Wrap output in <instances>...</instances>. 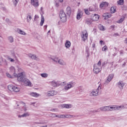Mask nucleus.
Returning a JSON list of instances; mask_svg holds the SVG:
<instances>
[{"instance_id": "1", "label": "nucleus", "mask_w": 127, "mask_h": 127, "mask_svg": "<svg viewBox=\"0 0 127 127\" xmlns=\"http://www.w3.org/2000/svg\"><path fill=\"white\" fill-rule=\"evenodd\" d=\"M24 72H22L17 74L16 77L17 78L18 81H19V82L24 83L26 86H31V82L29 79L25 77V75H24Z\"/></svg>"}, {"instance_id": "2", "label": "nucleus", "mask_w": 127, "mask_h": 127, "mask_svg": "<svg viewBox=\"0 0 127 127\" xmlns=\"http://www.w3.org/2000/svg\"><path fill=\"white\" fill-rule=\"evenodd\" d=\"M74 86H75V82L73 81H70L67 83L66 85L64 86V90L65 92H67L68 90H70V89L74 88Z\"/></svg>"}, {"instance_id": "3", "label": "nucleus", "mask_w": 127, "mask_h": 127, "mask_svg": "<svg viewBox=\"0 0 127 127\" xmlns=\"http://www.w3.org/2000/svg\"><path fill=\"white\" fill-rule=\"evenodd\" d=\"M102 87L100 86H99L96 89H94L92 90V91L90 93V95L91 97H97V96L99 95V92L101 91Z\"/></svg>"}, {"instance_id": "4", "label": "nucleus", "mask_w": 127, "mask_h": 127, "mask_svg": "<svg viewBox=\"0 0 127 127\" xmlns=\"http://www.w3.org/2000/svg\"><path fill=\"white\" fill-rule=\"evenodd\" d=\"M60 17L61 21L62 22H66L67 20V16H66V13L63 10H61L60 12Z\"/></svg>"}, {"instance_id": "5", "label": "nucleus", "mask_w": 127, "mask_h": 127, "mask_svg": "<svg viewBox=\"0 0 127 127\" xmlns=\"http://www.w3.org/2000/svg\"><path fill=\"white\" fill-rule=\"evenodd\" d=\"M8 89L9 91L15 92L17 93V92H19L20 89H19V87L15 86H13L12 85H10L8 86Z\"/></svg>"}, {"instance_id": "6", "label": "nucleus", "mask_w": 127, "mask_h": 127, "mask_svg": "<svg viewBox=\"0 0 127 127\" xmlns=\"http://www.w3.org/2000/svg\"><path fill=\"white\" fill-rule=\"evenodd\" d=\"M88 39V32L87 30H84L81 32V40L85 42Z\"/></svg>"}, {"instance_id": "7", "label": "nucleus", "mask_w": 127, "mask_h": 127, "mask_svg": "<svg viewBox=\"0 0 127 127\" xmlns=\"http://www.w3.org/2000/svg\"><path fill=\"white\" fill-rule=\"evenodd\" d=\"M58 93L57 91L55 90H50L48 91L46 93L47 97H53V96H56Z\"/></svg>"}, {"instance_id": "8", "label": "nucleus", "mask_w": 127, "mask_h": 127, "mask_svg": "<svg viewBox=\"0 0 127 127\" xmlns=\"http://www.w3.org/2000/svg\"><path fill=\"white\" fill-rule=\"evenodd\" d=\"M91 18L92 19V21H98L100 19V16L98 14H92Z\"/></svg>"}, {"instance_id": "9", "label": "nucleus", "mask_w": 127, "mask_h": 127, "mask_svg": "<svg viewBox=\"0 0 127 127\" xmlns=\"http://www.w3.org/2000/svg\"><path fill=\"white\" fill-rule=\"evenodd\" d=\"M93 72L95 74H99L101 72V69L99 66L97 65V64H94Z\"/></svg>"}, {"instance_id": "10", "label": "nucleus", "mask_w": 127, "mask_h": 127, "mask_svg": "<svg viewBox=\"0 0 127 127\" xmlns=\"http://www.w3.org/2000/svg\"><path fill=\"white\" fill-rule=\"evenodd\" d=\"M28 56L30 58H31V59H33L34 60H36V61H39V58H38V57H36V56L34 54H29L28 55Z\"/></svg>"}, {"instance_id": "11", "label": "nucleus", "mask_w": 127, "mask_h": 127, "mask_svg": "<svg viewBox=\"0 0 127 127\" xmlns=\"http://www.w3.org/2000/svg\"><path fill=\"white\" fill-rule=\"evenodd\" d=\"M31 3L32 5H33L34 7H37L39 5L38 0H31Z\"/></svg>"}, {"instance_id": "12", "label": "nucleus", "mask_w": 127, "mask_h": 127, "mask_svg": "<svg viewBox=\"0 0 127 127\" xmlns=\"http://www.w3.org/2000/svg\"><path fill=\"white\" fill-rule=\"evenodd\" d=\"M80 115H64V119L67 118V119H72L73 118H80Z\"/></svg>"}, {"instance_id": "13", "label": "nucleus", "mask_w": 127, "mask_h": 127, "mask_svg": "<svg viewBox=\"0 0 127 127\" xmlns=\"http://www.w3.org/2000/svg\"><path fill=\"white\" fill-rule=\"evenodd\" d=\"M114 74H110L109 75V76L107 77V79L105 81V83H107L108 84V83H110L111 80H113V78H114Z\"/></svg>"}, {"instance_id": "14", "label": "nucleus", "mask_w": 127, "mask_h": 127, "mask_svg": "<svg viewBox=\"0 0 127 127\" xmlns=\"http://www.w3.org/2000/svg\"><path fill=\"white\" fill-rule=\"evenodd\" d=\"M9 69L10 70V72L13 74L14 77H16V76H17V74L15 73V68H14V67L11 66Z\"/></svg>"}, {"instance_id": "15", "label": "nucleus", "mask_w": 127, "mask_h": 127, "mask_svg": "<svg viewBox=\"0 0 127 127\" xmlns=\"http://www.w3.org/2000/svg\"><path fill=\"white\" fill-rule=\"evenodd\" d=\"M93 20L92 19V18H87L85 20V23L86 24H87V25H91V24L92 23Z\"/></svg>"}, {"instance_id": "16", "label": "nucleus", "mask_w": 127, "mask_h": 127, "mask_svg": "<svg viewBox=\"0 0 127 127\" xmlns=\"http://www.w3.org/2000/svg\"><path fill=\"white\" fill-rule=\"evenodd\" d=\"M118 87L120 89H122L123 90L124 89V87L125 86V83L123 82V81H120L118 83Z\"/></svg>"}, {"instance_id": "17", "label": "nucleus", "mask_w": 127, "mask_h": 127, "mask_svg": "<svg viewBox=\"0 0 127 127\" xmlns=\"http://www.w3.org/2000/svg\"><path fill=\"white\" fill-rule=\"evenodd\" d=\"M103 16L105 17V19H108V18L112 17V14L110 13H105L103 14Z\"/></svg>"}, {"instance_id": "18", "label": "nucleus", "mask_w": 127, "mask_h": 127, "mask_svg": "<svg viewBox=\"0 0 127 127\" xmlns=\"http://www.w3.org/2000/svg\"><path fill=\"white\" fill-rule=\"evenodd\" d=\"M89 11H97L98 10V7L96 6L89 7Z\"/></svg>"}, {"instance_id": "19", "label": "nucleus", "mask_w": 127, "mask_h": 127, "mask_svg": "<svg viewBox=\"0 0 127 127\" xmlns=\"http://www.w3.org/2000/svg\"><path fill=\"white\" fill-rule=\"evenodd\" d=\"M109 110L108 111H117L116 105L108 106Z\"/></svg>"}, {"instance_id": "20", "label": "nucleus", "mask_w": 127, "mask_h": 127, "mask_svg": "<svg viewBox=\"0 0 127 127\" xmlns=\"http://www.w3.org/2000/svg\"><path fill=\"white\" fill-rule=\"evenodd\" d=\"M65 12L66 14H67V15L70 16V15H71V12H72V10H71V7H70L69 6H68L66 9Z\"/></svg>"}, {"instance_id": "21", "label": "nucleus", "mask_w": 127, "mask_h": 127, "mask_svg": "<svg viewBox=\"0 0 127 127\" xmlns=\"http://www.w3.org/2000/svg\"><path fill=\"white\" fill-rule=\"evenodd\" d=\"M82 15H83V12L82 11H78L77 12V16H76L77 19H78V20H80Z\"/></svg>"}, {"instance_id": "22", "label": "nucleus", "mask_w": 127, "mask_h": 127, "mask_svg": "<svg viewBox=\"0 0 127 127\" xmlns=\"http://www.w3.org/2000/svg\"><path fill=\"white\" fill-rule=\"evenodd\" d=\"M30 96L32 97H34L35 98H37L38 97L40 96V94L36 92H31L30 93Z\"/></svg>"}, {"instance_id": "23", "label": "nucleus", "mask_w": 127, "mask_h": 127, "mask_svg": "<svg viewBox=\"0 0 127 127\" xmlns=\"http://www.w3.org/2000/svg\"><path fill=\"white\" fill-rule=\"evenodd\" d=\"M100 110L103 112H106L107 111H109V106L101 107L100 108Z\"/></svg>"}, {"instance_id": "24", "label": "nucleus", "mask_w": 127, "mask_h": 127, "mask_svg": "<svg viewBox=\"0 0 127 127\" xmlns=\"http://www.w3.org/2000/svg\"><path fill=\"white\" fill-rule=\"evenodd\" d=\"M30 116V114H29V112L25 113L22 115H19L18 118H24L26 117H29Z\"/></svg>"}, {"instance_id": "25", "label": "nucleus", "mask_w": 127, "mask_h": 127, "mask_svg": "<svg viewBox=\"0 0 127 127\" xmlns=\"http://www.w3.org/2000/svg\"><path fill=\"white\" fill-rule=\"evenodd\" d=\"M51 84L53 86V87H58V86H59L58 82H56L55 80L52 81L51 82Z\"/></svg>"}, {"instance_id": "26", "label": "nucleus", "mask_w": 127, "mask_h": 127, "mask_svg": "<svg viewBox=\"0 0 127 127\" xmlns=\"http://www.w3.org/2000/svg\"><path fill=\"white\" fill-rule=\"evenodd\" d=\"M109 5V3L107 2H102L100 4V7H106Z\"/></svg>"}, {"instance_id": "27", "label": "nucleus", "mask_w": 127, "mask_h": 127, "mask_svg": "<svg viewBox=\"0 0 127 127\" xmlns=\"http://www.w3.org/2000/svg\"><path fill=\"white\" fill-rule=\"evenodd\" d=\"M17 32H18L19 34H21V35H26V33L21 30L20 29H18L17 30Z\"/></svg>"}, {"instance_id": "28", "label": "nucleus", "mask_w": 127, "mask_h": 127, "mask_svg": "<svg viewBox=\"0 0 127 127\" xmlns=\"http://www.w3.org/2000/svg\"><path fill=\"white\" fill-rule=\"evenodd\" d=\"M32 19V17H31V15H30V13H29L27 15V21L28 22H30V20Z\"/></svg>"}, {"instance_id": "29", "label": "nucleus", "mask_w": 127, "mask_h": 127, "mask_svg": "<svg viewBox=\"0 0 127 127\" xmlns=\"http://www.w3.org/2000/svg\"><path fill=\"white\" fill-rule=\"evenodd\" d=\"M65 46L66 48H69L70 46H71V42L69 41H66L65 44Z\"/></svg>"}, {"instance_id": "30", "label": "nucleus", "mask_w": 127, "mask_h": 127, "mask_svg": "<svg viewBox=\"0 0 127 127\" xmlns=\"http://www.w3.org/2000/svg\"><path fill=\"white\" fill-rule=\"evenodd\" d=\"M58 63L60 64V65H66V63L64 62L63 60H59Z\"/></svg>"}, {"instance_id": "31", "label": "nucleus", "mask_w": 127, "mask_h": 127, "mask_svg": "<svg viewBox=\"0 0 127 127\" xmlns=\"http://www.w3.org/2000/svg\"><path fill=\"white\" fill-rule=\"evenodd\" d=\"M44 21H45V19H44V16L43 15L41 16V20L40 24V25L41 26H42L43 25V23H44Z\"/></svg>"}, {"instance_id": "32", "label": "nucleus", "mask_w": 127, "mask_h": 127, "mask_svg": "<svg viewBox=\"0 0 127 127\" xmlns=\"http://www.w3.org/2000/svg\"><path fill=\"white\" fill-rule=\"evenodd\" d=\"M123 109H125V106L121 105V106H117L116 105V111L119 110H122Z\"/></svg>"}, {"instance_id": "33", "label": "nucleus", "mask_w": 127, "mask_h": 127, "mask_svg": "<svg viewBox=\"0 0 127 127\" xmlns=\"http://www.w3.org/2000/svg\"><path fill=\"white\" fill-rule=\"evenodd\" d=\"M8 40L10 43H12L14 41L13 37L11 36L8 37Z\"/></svg>"}, {"instance_id": "34", "label": "nucleus", "mask_w": 127, "mask_h": 127, "mask_svg": "<svg viewBox=\"0 0 127 127\" xmlns=\"http://www.w3.org/2000/svg\"><path fill=\"white\" fill-rule=\"evenodd\" d=\"M63 107L64 108H65L66 109H70L71 108V105L70 104H64L63 105Z\"/></svg>"}, {"instance_id": "35", "label": "nucleus", "mask_w": 127, "mask_h": 127, "mask_svg": "<svg viewBox=\"0 0 127 127\" xmlns=\"http://www.w3.org/2000/svg\"><path fill=\"white\" fill-rule=\"evenodd\" d=\"M41 76L43 78H47V77H48V74H47V73H41Z\"/></svg>"}, {"instance_id": "36", "label": "nucleus", "mask_w": 127, "mask_h": 127, "mask_svg": "<svg viewBox=\"0 0 127 127\" xmlns=\"http://www.w3.org/2000/svg\"><path fill=\"white\" fill-rule=\"evenodd\" d=\"M51 59H52L53 61H54V62H56V63H57V62H58V61H59L58 60V58L57 57H55V58L51 57Z\"/></svg>"}, {"instance_id": "37", "label": "nucleus", "mask_w": 127, "mask_h": 127, "mask_svg": "<svg viewBox=\"0 0 127 127\" xmlns=\"http://www.w3.org/2000/svg\"><path fill=\"white\" fill-rule=\"evenodd\" d=\"M99 28L100 30H102V31H105V30H106V29L105 28V27H104L102 25H99Z\"/></svg>"}, {"instance_id": "38", "label": "nucleus", "mask_w": 127, "mask_h": 127, "mask_svg": "<svg viewBox=\"0 0 127 127\" xmlns=\"http://www.w3.org/2000/svg\"><path fill=\"white\" fill-rule=\"evenodd\" d=\"M55 117L59 118V119H64V114L56 115Z\"/></svg>"}, {"instance_id": "39", "label": "nucleus", "mask_w": 127, "mask_h": 127, "mask_svg": "<svg viewBox=\"0 0 127 127\" xmlns=\"http://www.w3.org/2000/svg\"><path fill=\"white\" fill-rule=\"evenodd\" d=\"M124 0H119L117 1V3L119 4V5H123L124 4Z\"/></svg>"}, {"instance_id": "40", "label": "nucleus", "mask_w": 127, "mask_h": 127, "mask_svg": "<svg viewBox=\"0 0 127 127\" xmlns=\"http://www.w3.org/2000/svg\"><path fill=\"white\" fill-rule=\"evenodd\" d=\"M110 12L111 13H115V12H116V8L114 7H112L110 9Z\"/></svg>"}, {"instance_id": "41", "label": "nucleus", "mask_w": 127, "mask_h": 127, "mask_svg": "<svg viewBox=\"0 0 127 127\" xmlns=\"http://www.w3.org/2000/svg\"><path fill=\"white\" fill-rule=\"evenodd\" d=\"M12 1L15 6H16V5L17 4V3H18V1H19V0H12Z\"/></svg>"}, {"instance_id": "42", "label": "nucleus", "mask_w": 127, "mask_h": 127, "mask_svg": "<svg viewBox=\"0 0 127 127\" xmlns=\"http://www.w3.org/2000/svg\"><path fill=\"white\" fill-rule=\"evenodd\" d=\"M78 91L80 93H82V92H84V88L82 86H79L78 88Z\"/></svg>"}, {"instance_id": "43", "label": "nucleus", "mask_w": 127, "mask_h": 127, "mask_svg": "<svg viewBox=\"0 0 127 127\" xmlns=\"http://www.w3.org/2000/svg\"><path fill=\"white\" fill-rule=\"evenodd\" d=\"M23 107H22V110L24 111V112H26L27 111V109H26V106H25V104L24 103H23Z\"/></svg>"}, {"instance_id": "44", "label": "nucleus", "mask_w": 127, "mask_h": 127, "mask_svg": "<svg viewBox=\"0 0 127 127\" xmlns=\"http://www.w3.org/2000/svg\"><path fill=\"white\" fill-rule=\"evenodd\" d=\"M84 11L86 14H87V15H90V13L88 9H84Z\"/></svg>"}, {"instance_id": "45", "label": "nucleus", "mask_w": 127, "mask_h": 127, "mask_svg": "<svg viewBox=\"0 0 127 127\" xmlns=\"http://www.w3.org/2000/svg\"><path fill=\"white\" fill-rule=\"evenodd\" d=\"M102 51H107L108 50V47L107 46H104L102 49Z\"/></svg>"}, {"instance_id": "46", "label": "nucleus", "mask_w": 127, "mask_h": 127, "mask_svg": "<svg viewBox=\"0 0 127 127\" xmlns=\"http://www.w3.org/2000/svg\"><path fill=\"white\" fill-rule=\"evenodd\" d=\"M124 20H125V17H122L119 20H118V23H122Z\"/></svg>"}, {"instance_id": "47", "label": "nucleus", "mask_w": 127, "mask_h": 127, "mask_svg": "<svg viewBox=\"0 0 127 127\" xmlns=\"http://www.w3.org/2000/svg\"><path fill=\"white\" fill-rule=\"evenodd\" d=\"M85 52H86V53H87V57H89V56H90V54L89 53V49L88 48H86Z\"/></svg>"}, {"instance_id": "48", "label": "nucleus", "mask_w": 127, "mask_h": 127, "mask_svg": "<svg viewBox=\"0 0 127 127\" xmlns=\"http://www.w3.org/2000/svg\"><path fill=\"white\" fill-rule=\"evenodd\" d=\"M101 64H102V63L101 62V61H99L96 65L98 66V67H100Z\"/></svg>"}, {"instance_id": "49", "label": "nucleus", "mask_w": 127, "mask_h": 127, "mask_svg": "<svg viewBox=\"0 0 127 127\" xmlns=\"http://www.w3.org/2000/svg\"><path fill=\"white\" fill-rule=\"evenodd\" d=\"M8 60H10V62H14V60L11 58H8Z\"/></svg>"}, {"instance_id": "50", "label": "nucleus", "mask_w": 127, "mask_h": 127, "mask_svg": "<svg viewBox=\"0 0 127 127\" xmlns=\"http://www.w3.org/2000/svg\"><path fill=\"white\" fill-rule=\"evenodd\" d=\"M110 28L112 30H115V25H113L110 26Z\"/></svg>"}, {"instance_id": "51", "label": "nucleus", "mask_w": 127, "mask_h": 127, "mask_svg": "<svg viewBox=\"0 0 127 127\" xmlns=\"http://www.w3.org/2000/svg\"><path fill=\"white\" fill-rule=\"evenodd\" d=\"M6 75L7 77H8V78H11V75H10V74H9V73H6Z\"/></svg>"}, {"instance_id": "52", "label": "nucleus", "mask_w": 127, "mask_h": 127, "mask_svg": "<svg viewBox=\"0 0 127 127\" xmlns=\"http://www.w3.org/2000/svg\"><path fill=\"white\" fill-rule=\"evenodd\" d=\"M39 16L37 15H35L34 17V20H36V18H39Z\"/></svg>"}, {"instance_id": "53", "label": "nucleus", "mask_w": 127, "mask_h": 127, "mask_svg": "<svg viewBox=\"0 0 127 127\" xmlns=\"http://www.w3.org/2000/svg\"><path fill=\"white\" fill-rule=\"evenodd\" d=\"M119 35L118 33H115L114 35H113V36H115V37H117V36H119Z\"/></svg>"}, {"instance_id": "54", "label": "nucleus", "mask_w": 127, "mask_h": 127, "mask_svg": "<svg viewBox=\"0 0 127 127\" xmlns=\"http://www.w3.org/2000/svg\"><path fill=\"white\" fill-rule=\"evenodd\" d=\"M34 124H36L37 125H42L43 123H39V122H35Z\"/></svg>"}, {"instance_id": "55", "label": "nucleus", "mask_w": 127, "mask_h": 127, "mask_svg": "<svg viewBox=\"0 0 127 127\" xmlns=\"http://www.w3.org/2000/svg\"><path fill=\"white\" fill-rule=\"evenodd\" d=\"M98 112H100V108L94 111V113H98Z\"/></svg>"}, {"instance_id": "56", "label": "nucleus", "mask_w": 127, "mask_h": 127, "mask_svg": "<svg viewBox=\"0 0 127 127\" xmlns=\"http://www.w3.org/2000/svg\"><path fill=\"white\" fill-rule=\"evenodd\" d=\"M120 54H121V55L124 54V51L123 50L120 51Z\"/></svg>"}, {"instance_id": "57", "label": "nucleus", "mask_w": 127, "mask_h": 127, "mask_svg": "<svg viewBox=\"0 0 127 127\" xmlns=\"http://www.w3.org/2000/svg\"><path fill=\"white\" fill-rule=\"evenodd\" d=\"M103 43H104V41H103V40L100 41V44H101L102 45V44H103Z\"/></svg>"}, {"instance_id": "58", "label": "nucleus", "mask_w": 127, "mask_h": 127, "mask_svg": "<svg viewBox=\"0 0 127 127\" xmlns=\"http://www.w3.org/2000/svg\"><path fill=\"white\" fill-rule=\"evenodd\" d=\"M44 29H47V25H46L44 26Z\"/></svg>"}, {"instance_id": "59", "label": "nucleus", "mask_w": 127, "mask_h": 127, "mask_svg": "<svg viewBox=\"0 0 127 127\" xmlns=\"http://www.w3.org/2000/svg\"><path fill=\"white\" fill-rule=\"evenodd\" d=\"M5 21H6V22H8V21H9V19L8 18H6L5 19Z\"/></svg>"}, {"instance_id": "60", "label": "nucleus", "mask_w": 127, "mask_h": 127, "mask_svg": "<svg viewBox=\"0 0 127 127\" xmlns=\"http://www.w3.org/2000/svg\"><path fill=\"white\" fill-rule=\"evenodd\" d=\"M96 46V44H93V45H92V48H95V47Z\"/></svg>"}, {"instance_id": "61", "label": "nucleus", "mask_w": 127, "mask_h": 127, "mask_svg": "<svg viewBox=\"0 0 127 127\" xmlns=\"http://www.w3.org/2000/svg\"><path fill=\"white\" fill-rule=\"evenodd\" d=\"M56 6L58 7L59 6V4L58 3H56Z\"/></svg>"}, {"instance_id": "62", "label": "nucleus", "mask_w": 127, "mask_h": 127, "mask_svg": "<svg viewBox=\"0 0 127 127\" xmlns=\"http://www.w3.org/2000/svg\"><path fill=\"white\" fill-rule=\"evenodd\" d=\"M126 66V63H124L123 64V67H125Z\"/></svg>"}, {"instance_id": "63", "label": "nucleus", "mask_w": 127, "mask_h": 127, "mask_svg": "<svg viewBox=\"0 0 127 127\" xmlns=\"http://www.w3.org/2000/svg\"><path fill=\"white\" fill-rule=\"evenodd\" d=\"M51 111L52 112H55V109H53L51 110Z\"/></svg>"}, {"instance_id": "64", "label": "nucleus", "mask_w": 127, "mask_h": 127, "mask_svg": "<svg viewBox=\"0 0 127 127\" xmlns=\"http://www.w3.org/2000/svg\"><path fill=\"white\" fill-rule=\"evenodd\" d=\"M64 0H59L60 2H63Z\"/></svg>"}]
</instances>
